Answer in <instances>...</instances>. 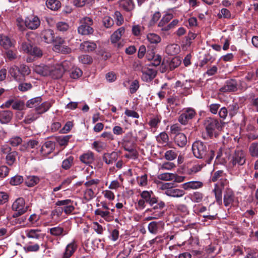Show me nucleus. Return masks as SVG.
Here are the masks:
<instances>
[{
  "instance_id": "f257e3e1",
  "label": "nucleus",
  "mask_w": 258,
  "mask_h": 258,
  "mask_svg": "<svg viewBox=\"0 0 258 258\" xmlns=\"http://www.w3.org/2000/svg\"><path fill=\"white\" fill-rule=\"evenodd\" d=\"M191 149L194 156L206 164H211L215 156L214 149L207 143L200 140L193 143Z\"/></svg>"
},
{
  "instance_id": "f03ea898",
  "label": "nucleus",
  "mask_w": 258,
  "mask_h": 258,
  "mask_svg": "<svg viewBox=\"0 0 258 258\" xmlns=\"http://www.w3.org/2000/svg\"><path fill=\"white\" fill-rule=\"evenodd\" d=\"M204 125L207 136L211 139L214 136L216 137L218 132L222 128L221 121L212 117L206 118L204 120Z\"/></svg>"
},
{
  "instance_id": "7ed1b4c3",
  "label": "nucleus",
  "mask_w": 258,
  "mask_h": 258,
  "mask_svg": "<svg viewBox=\"0 0 258 258\" xmlns=\"http://www.w3.org/2000/svg\"><path fill=\"white\" fill-rule=\"evenodd\" d=\"M141 199H140L136 205V209L138 210H142L146 206V204L152 206L153 203L156 202L155 196L152 191L144 190L140 194Z\"/></svg>"
},
{
  "instance_id": "20e7f679",
  "label": "nucleus",
  "mask_w": 258,
  "mask_h": 258,
  "mask_svg": "<svg viewBox=\"0 0 258 258\" xmlns=\"http://www.w3.org/2000/svg\"><path fill=\"white\" fill-rule=\"evenodd\" d=\"M28 207L25 206V200L23 198L17 199L12 206V209L15 212L13 214V218H17L24 214L28 210Z\"/></svg>"
},
{
  "instance_id": "39448f33",
  "label": "nucleus",
  "mask_w": 258,
  "mask_h": 258,
  "mask_svg": "<svg viewBox=\"0 0 258 258\" xmlns=\"http://www.w3.org/2000/svg\"><path fill=\"white\" fill-rule=\"evenodd\" d=\"M81 25L78 27V31L79 34L84 35H87L92 34L94 32L91 26L93 24V20L88 17L83 18L80 21Z\"/></svg>"
},
{
  "instance_id": "423d86ee",
  "label": "nucleus",
  "mask_w": 258,
  "mask_h": 258,
  "mask_svg": "<svg viewBox=\"0 0 258 258\" xmlns=\"http://www.w3.org/2000/svg\"><path fill=\"white\" fill-rule=\"evenodd\" d=\"M69 63L68 61H64L60 64H57L53 67H50L51 73L49 75L53 79L60 78L63 73L68 70V65Z\"/></svg>"
},
{
  "instance_id": "0eeeda50",
  "label": "nucleus",
  "mask_w": 258,
  "mask_h": 258,
  "mask_svg": "<svg viewBox=\"0 0 258 258\" xmlns=\"http://www.w3.org/2000/svg\"><path fill=\"white\" fill-rule=\"evenodd\" d=\"M246 154L242 150H235L230 160L233 166H242L245 163Z\"/></svg>"
},
{
  "instance_id": "6e6552de",
  "label": "nucleus",
  "mask_w": 258,
  "mask_h": 258,
  "mask_svg": "<svg viewBox=\"0 0 258 258\" xmlns=\"http://www.w3.org/2000/svg\"><path fill=\"white\" fill-rule=\"evenodd\" d=\"M40 20L39 17L33 13L26 17L25 18L26 27L32 30L37 29L40 26Z\"/></svg>"
},
{
  "instance_id": "1a4fd4ad",
  "label": "nucleus",
  "mask_w": 258,
  "mask_h": 258,
  "mask_svg": "<svg viewBox=\"0 0 258 258\" xmlns=\"http://www.w3.org/2000/svg\"><path fill=\"white\" fill-rule=\"evenodd\" d=\"M74 201L70 199L59 200L55 203L56 206L61 207L62 212H64L67 215L71 214L75 210V207L73 205Z\"/></svg>"
},
{
  "instance_id": "9d476101",
  "label": "nucleus",
  "mask_w": 258,
  "mask_h": 258,
  "mask_svg": "<svg viewBox=\"0 0 258 258\" xmlns=\"http://www.w3.org/2000/svg\"><path fill=\"white\" fill-rule=\"evenodd\" d=\"M195 110L191 108H188L184 110L179 116L178 120L183 125L186 124L188 121L192 119L196 115Z\"/></svg>"
},
{
  "instance_id": "9b49d317",
  "label": "nucleus",
  "mask_w": 258,
  "mask_h": 258,
  "mask_svg": "<svg viewBox=\"0 0 258 258\" xmlns=\"http://www.w3.org/2000/svg\"><path fill=\"white\" fill-rule=\"evenodd\" d=\"M237 86L236 80L229 79L225 82L224 85L219 89V91L223 93L235 92L237 90Z\"/></svg>"
},
{
  "instance_id": "f8f14e48",
  "label": "nucleus",
  "mask_w": 258,
  "mask_h": 258,
  "mask_svg": "<svg viewBox=\"0 0 258 258\" xmlns=\"http://www.w3.org/2000/svg\"><path fill=\"white\" fill-rule=\"evenodd\" d=\"M55 146V143L51 141L46 142L41 148V154L44 156H47L54 151Z\"/></svg>"
},
{
  "instance_id": "ddd939ff",
  "label": "nucleus",
  "mask_w": 258,
  "mask_h": 258,
  "mask_svg": "<svg viewBox=\"0 0 258 258\" xmlns=\"http://www.w3.org/2000/svg\"><path fill=\"white\" fill-rule=\"evenodd\" d=\"M77 248V244L75 240L68 244L65 249L61 258H70Z\"/></svg>"
},
{
  "instance_id": "4468645a",
  "label": "nucleus",
  "mask_w": 258,
  "mask_h": 258,
  "mask_svg": "<svg viewBox=\"0 0 258 258\" xmlns=\"http://www.w3.org/2000/svg\"><path fill=\"white\" fill-rule=\"evenodd\" d=\"M34 72L43 76H47L51 73L50 67L44 64L36 65L34 68Z\"/></svg>"
},
{
  "instance_id": "2eb2a0df",
  "label": "nucleus",
  "mask_w": 258,
  "mask_h": 258,
  "mask_svg": "<svg viewBox=\"0 0 258 258\" xmlns=\"http://www.w3.org/2000/svg\"><path fill=\"white\" fill-rule=\"evenodd\" d=\"M156 202L153 203L152 206H150L151 208L147 209L145 211V214H149V212L152 211H163V209L165 207V203L162 201H159L158 198L155 196Z\"/></svg>"
},
{
  "instance_id": "dca6fc26",
  "label": "nucleus",
  "mask_w": 258,
  "mask_h": 258,
  "mask_svg": "<svg viewBox=\"0 0 258 258\" xmlns=\"http://www.w3.org/2000/svg\"><path fill=\"white\" fill-rule=\"evenodd\" d=\"M15 41H12L10 37L4 34H0V45L5 49H9L14 46Z\"/></svg>"
},
{
  "instance_id": "f3484780",
  "label": "nucleus",
  "mask_w": 258,
  "mask_h": 258,
  "mask_svg": "<svg viewBox=\"0 0 258 258\" xmlns=\"http://www.w3.org/2000/svg\"><path fill=\"white\" fill-rule=\"evenodd\" d=\"M164 226V223L162 221H152L148 224V229L151 233L156 234Z\"/></svg>"
},
{
  "instance_id": "a211bd4d",
  "label": "nucleus",
  "mask_w": 258,
  "mask_h": 258,
  "mask_svg": "<svg viewBox=\"0 0 258 258\" xmlns=\"http://www.w3.org/2000/svg\"><path fill=\"white\" fill-rule=\"evenodd\" d=\"M118 153L113 151L110 153H105L102 156L103 161L107 164H112L118 159Z\"/></svg>"
},
{
  "instance_id": "6ab92c4d",
  "label": "nucleus",
  "mask_w": 258,
  "mask_h": 258,
  "mask_svg": "<svg viewBox=\"0 0 258 258\" xmlns=\"http://www.w3.org/2000/svg\"><path fill=\"white\" fill-rule=\"evenodd\" d=\"M41 230L38 229H27L25 231L26 236L30 239H39L43 237L41 233Z\"/></svg>"
},
{
  "instance_id": "aec40b11",
  "label": "nucleus",
  "mask_w": 258,
  "mask_h": 258,
  "mask_svg": "<svg viewBox=\"0 0 258 258\" xmlns=\"http://www.w3.org/2000/svg\"><path fill=\"white\" fill-rule=\"evenodd\" d=\"M41 38L47 43H51L54 40V32L51 29H45L41 33Z\"/></svg>"
},
{
  "instance_id": "412c9836",
  "label": "nucleus",
  "mask_w": 258,
  "mask_h": 258,
  "mask_svg": "<svg viewBox=\"0 0 258 258\" xmlns=\"http://www.w3.org/2000/svg\"><path fill=\"white\" fill-rule=\"evenodd\" d=\"M141 78L143 81L149 82L151 81L156 76V73L152 69H147L142 71Z\"/></svg>"
},
{
  "instance_id": "4be33fe9",
  "label": "nucleus",
  "mask_w": 258,
  "mask_h": 258,
  "mask_svg": "<svg viewBox=\"0 0 258 258\" xmlns=\"http://www.w3.org/2000/svg\"><path fill=\"white\" fill-rule=\"evenodd\" d=\"M234 194L232 190L227 188L224 194L223 202L226 207L228 206L234 201Z\"/></svg>"
},
{
  "instance_id": "5701e85b",
  "label": "nucleus",
  "mask_w": 258,
  "mask_h": 258,
  "mask_svg": "<svg viewBox=\"0 0 258 258\" xmlns=\"http://www.w3.org/2000/svg\"><path fill=\"white\" fill-rule=\"evenodd\" d=\"M49 230L51 235L56 237H63L68 233V230L64 229L62 227L60 226L51 228Z\"/></svg>"
},
{
  "instance_id": "b1692460",
  "label": "nucleus",
  "mask_w": 258,
  "mask_h": 258,
  "mask_svg": "<svg viewBox=\"0 0 258 258\" xmlns=\"http://www.w3.org/2000/svg\"><path fill=\"white\" fill-rule=\"evenodd\" d=\"M203 186V182L200 181H191L182 185V187L184 190L196 189L202 187Z\"/></svg>"
},
{
  "instance_id": "393cba45",
  "label": "nucleus",
  "mask_w": 258,
  "mask_h": 258,
  "mask_svg": "<svg viewBox=\"0 0 258 258\" xmlns=\"http://www.w3.org/2000/svg\"><path fill=\"white\" fill-rule=\"evenodd\" d=\"M13 116V112L10 110H3L0 111V122L3 124L9 123Z\"/></svg>"
},
{
  "instance_id": "a878e982",
  "label": "nucleus",
  "mask_w": 258,
  "mask_h": 258,
  "mask_svg": "<svg viewBox=\"0 0 258 258\" xmlns=\"http://www.w3.org/2000/svg\"><path fill=\"white\" fill-rule=\"evenodd\" d=\"M185 192L184 190L174 188L172 187L171 189L168 190H165V194L169 197L174 198H180L185 195Z\"/></svg>"
},
{
  "instance_id": "bb28decb",
  "label": "nucleus",
  "mask_w": 258,
  "mask_h": 258,
  "mask_svg": "<svg viewBox=\"0 0 258 258\" xmlns=\"http://www.w3.org/2000/svg\"><path fill=\"white\" fill-rule=\"evenodd\" d=\"M80 161L87 165L91 164L94 160V153L91 151L84 153L79 157Z\"/></svg>"
},
{
  "instance_id": "cd10ccee",
  "label": "nucleus",
  "mask_w": 258,
  "mask_h": 258,
  "mask_svg": "<svg viewBox=\"0 0 258 258\" xmlns=\"http://www.w3.org/2000/svg\"><path fill=\"white\" fill-rule=\"evenodd\" d=\"M174 142L179 147L183 148L187 144V138L183 134H178L174 137Z\"/></svg>"
},
{
  "instance_id": "c85d7f7f",
  "label": "nucleus",
  "mask_w": 258,
  "mask_h": 258,
  "mask_svg": "<svg viewBox=\"0 0 258 258\" xmlns=\"http://www.w3.org/2000/svg\"><path fill=\"white\" fill-rule=\"evenodd\" d=\"M51 106L52 104L50 102L48 101L44 102L35 108V112L38 113V115L39 116L40 114L47 111Z\"/></svg>"
},
{
  "instance_id": "c756f323",
  "label": "nucleus",
  "mask_w": 258,
  "mask_h": 258,
  "mask_svg": "<svg viewBox=\"0 0 258 258\" xmlns=\"http://www.w3.org/2000/svg\"><path fill=\"white\" fill-rule=\"evenodd\" d=\"M119 6L120 8L127 12L131 11L134 8L133 0H120L119 2Z\"/></svg>"
},
{
  "instance_id": "7c9ffc66",
  "label": "nucleus",
  "mask_w": 258,
  "mask_h": 258,
  "mask_svg": "<svg viewBox=\"0 0 258 258\" xmlns=\"http://www.w3.org/2000/svg\"><path fill=\"white\" fill-rule=\"evenodd\" d=\"M123 149L128 152H138L136 149V144L132 141H124L122 143Z\"/></svg>"
},
{
  "instance_id": "2f4dec72",
  "label": "nucleus",
  "mask_w": 258,
  "mask_h": 258,
  "mask_svg": "<svg viewBox=\"0 0 258 258\" xmlns=\"http://www.w3.org/2000/svg\"><path fill=\"white\" fill-rule=\"evenodd\" d=\"M95 215L101 216L106 221L110 222L113 220V217L111 215L108 211H102L101 209H97L95 211Z\"/></svg>"
},
{
  "instance_id": "473e14b6",
  "label": "nucleus",
  "mask_w": 258,
  "mask_h": 258,
  "mask_svg": "<svg viewBox=\"0 0 258 258\" xmlns=\"http://www.w3.org/2000/svg\"><path fill=\"white\" fill-rule=\"evenodd\" d=\"M80 48L84 51H92L96 48V44L94 42L84 41L80 44Z\"/></svg>"
},
{
  "instance_id": "72a5a7b5",
  "label": "nucleus",
  "mask_w": 258,
  "mask_h": 258,
  "mask_svg": "<svg viewBox=\"0 0 258 258\" xmlns=\"http://www.w3.org/2000/svg\"><path fill=\"white\" fill-rule=\"evenodd\" d=\"M124 32L125 29L123 27H120L118 29L111 35L110 38L111 42L112 43H116L120 39Z\"/></svg>"
},
{
  "instance_id": "f704fd0d",
  "label": "nucleus",
  "mask_w": 258,
  "mask_h": 258,
  "mask_svg": "<svg viewBox=\"0 0 258 258\" xmlns=\"http://www.w3.org/2000/svg\"><path fill=\"white\" fill-rule=\"evenodd\" d=\"M23 249L26 252H37L39 251L40 246L37 243H33L32 242L30 241L23 247Z\"/></svg>"
},
{
  "instance_id": "c9c22d12",
  "label": "nucleus",
  "mask_w": 258,
  "mask_h": 258,
  "mask_svg": "<svg viewBox=\"0 0 258 258\" xmlns=\"http://www.w3.org/2000/svg\"><path fill=\"white\" fill-rule=\"evenodd\" d=\"M213 192L215 194L217 203L219 205L222 204V189L218 184H215Z\"/></svg>"
},
{
  "instance_id": "e433bc0d",
  "label": "nucleus",
  "mask_w": 258,
  "mask_h": 258,
  "mask_svg": "<svg viewBox=\"0 0 258 258\" xmlns=\"http://www.w3.org/2000/svg\"><path fill=\"white\" fill-rule=\"evenodd\" d=\"M45 4L48 9L52 11H57L61 7V3L58 0H47Z\"/></svg>"
},
{
  "instance_id": "4c0bfd02",
  "label": "nucleus",
  "mask_w": 258,
  "mask_h": 258,
  "mask_svg": "<svg viewBox=\"0 0 258 258\" xmlns=\"http://www.w3.org/2000/svg\"><path fill=\"white\" fill-rule=\"evenodd\" d=\"M161 118L160 115H154L150 118L148 123L151 128L156 129L161 122Z\"/></svg>"
},
{
  "instance_id": "58836bf2",
  "label": "nucleus",
  "mask_w": 258,
  "mask_h": 258,
  "mask_svg": "<svg viewBox=\"0 0 258 258\" xmlns=\"http://www.w3.org/2000/svg\"><path fill=\"white\" fill-rule=\"evenodd\" d=\"M39 178L36 176H28L25 179V184L27 186L32 187L39 182Z\"/></svg>"
},
{
  "instance_id": "ea45409f",
  "label": "nucleus",
  "mask_w": 258,
  "mask_h": 258,
  "mask_svg": "<svg viewBox=\"0 0 258 258\" xmlns=\"http://www.w3.org/2000/svg\"><path fill=\"white\" fill-rule=\"evenodd\" d=\"M9 72L16 80L18 81H21L23 80V78H21V76L19 75V74H20L19 67L15 66H13L10 68Z\"/></svg>"
},
{
  "instance_id": "a19ab883",
  "label": "nucleus",
  "mask_w": 258,
  "mask_h": 258,
  "mask_svg": "<svg viewBox=\"0 0 258 258\" xmlns=\"http://www.w3.org/2000/svg\"><path fill=\"white\" fill-rule=\"evenodd\" d=\"M39 117L38 113L35 112H30L25 117L23 120V122L26 124H30L32 122L35 121Z\"/></svg>"
},
{
  "instance_id": "79ce46f5",
  "label": "nucleus",
  "mask_w": 258,
  "mask_h": 258,
  "mask_svg": "<svg viewBox=\"0 0 258 258\" xmlns=\"http://www.w3.org/2000/svg\"><path fill=\"white\" fill-rule=\"evenodd\" d=\"M248 151L252 157L258 158V143H251L248 148Z\"/></svg>"
},
{
  "instance_id": "37998d69",
  "label": "nucleus",
  "mask_w": 258,
  "mask_h": 258,
  "mask_svg": "<svg viewBox=\"0 0 258 258\" xmlns=\"http://www.w3.org/2000/svg\"><path fill=\"white\" fill-rule=\"evenodd\" d=\"M41 97H37L29 100L26 103V106L29 108L36 107L42 101Z\"/></svg>"
},
{
  "instance_id": "c03bdc74",
  "label": "nucleus",
  "mask_w": 258,
  "mask_h": 258,
  "mask_svg": "<svg viewBox=\"0 0 258 258\" xmlns=\"http://www.w3.org/2000/svg\"><path fill=\"white\" fill-rule=\"evenodd\" d=\"M190 199L194 203H200L204 198V194L200 191H195L190 194Z\"/></svg>"
},
{
  "instance_id": "a18cd8bd",
  "label": "nucleus",
  "mask_w": 258,
  "mask_h": 258,
  "mask_svg": "<svg viewBox=\"0 0 258 258\" xmlns=\"http://www.w3.org/2000/svg\"><path fill=\"white\" fill-rule=\"evenodd\" d=\"M72 136L67 135L64 136H58L55 137L57 143L61 146H67Z\"/></svg>"
},
{
  "instance_id": "49530a36",
  "label": "nucleus",
  "mask_w": 258,
  "mask_h": 258,
  "mask_svg": "<svg viewBox=\"0 0 258 258\" xmlns=\"http://www.w3.org/2000/svg\"><path fill=\"white\" fill-rule=\"evenodd\" d=\"M74 157L72 156L68 157L67 158L63 160L61 164V167L64 170L69 169L73 165Z\"/></svg>"
},
{
  "instance_id": "de8ad7c7",
  "label": "nucleus",
  "mask_w": 258,
  "mask_h": 258,
  "mask_svg": "<svg viewBox=\"0 0 258 258\" xmlns=\"http://www.w3.org/2000/svg\"><path fill=\"white\" fill-rule=\"evenodd\" d=\"M147 38L148 41L151 44H157L161 40V37L155 33H149L147 35Z\"/></svg>"
},
{
  "instance_id": "09e8293b",
  "label": "nucleus",
  "mask_w": 258,
  "mask_h": 258,
  "mask_svg": "<svg viewBox=\"0 0 258 258\" xmlns=\"http://www.w3.org/2000/svg\"><path fill=\"white\" fill-rule=\"evenodd\" d=\"M18 155V153L16 151L10 152L6 156V159L7 163L12 166L16 161V156Z\"/></svg>"
},
{
  "instance_id": "8fccbe9b",
  "label": "nucleus",
  "mask_w": 258,
  "mask_h": 258,
  "mask_svg": "<svg viewBox=\"0 0 258 258\" xmlns=\"http://www.w3.org/2000/svg\"><path fill=\"white\" fill-rule=\"evenodd\" d=\"M177 157V153L174 150H167L164 154V158L168 161H172Z\"/></svg>"
},
{
  "instance_id": "3c124183",
  "label": "nucleus",
  "mask_w": 258,
  "mask_h": 258,
  "mask_svg": "<svg viewBox=\"0 0 258 258\" xmlns=\"http://www.w3.org/2000/svg\"><path fill=\"white\" fill-rule=\"evenodd\" d=\"M181 64V60L177 57L172 59L169 63L168 68L170 71H173Z\"/></svg>"
},
{
  "instance_id": "603ef678",
  "label": "nucleus",
  "mask_w": 258,
  "mask_h": 258,
  "mask_svg": "<svg viewBox=\"0 0 258 258\" xmlns=\"http://www.w3.org/2000/svg\"><path fill=\"white\" fill-rule=\"evenodd\" d=\"M78 58L80 62L85 64H91L93 61L92 57L87 54L81 55Z\"/></svg>"
},
{
  "instance_id": "864d4df0",
  "label": "nucleus",
  "mask_w": 258,
  "mask_h": 258,
  "mask_svg": "<svg viewBox=\"0 0 258 258\" xmlns=\"http://www.w3.org/2000/svg\"><path fill=\"white\" fill-rule=\"evenodd\" d=\"M214 60V58L209 53L206 54L203 59L201 60L199 66L203 67L206 64L212 63Z\"/></svg>"
},
{
  "instance_id": "5fc2aeb1",
  "label": "nucleus",
  "mask_w": 258,
  "mask_h": 258,
  "mask_svg": "<svg viewBox=\"0 0 258 258\" xmlns=\"http://www.w3.org/2000/svg\"><path fill=\"white\" fill-rule=\"evenodd\" d=\"M20 74H21V78H24L25 76L29 75L31 73V70L28 66L25 64H21L19 68Z\"/></svg>"
},
{
  "instance_id": "6e6d98bb",
  "label": "nucleus",
  "mask_w": 258,
  "mask_h": 258,
  "mask_svg": "<svg viewBox=\"0 0 258 258\" xmlns=\"http://www.w3.org/2000/svg\"><path fill=\"white\" fill-rule=\"evenodd\" d=\"M53 42L54 43L53 46V49L54 51L58 50V49L60 48L62 45H63L66 43L64 40L59 37H57L54 38Z\"/></svg>"
},
{
  "instance_id": "4d7b16f0",
  "label": "nucleus",
  "mask_w": 258,
  "mask_h": 258,
  "mask_svg": "<svg viewBox=\"0 0 258 258\" xmlns=\"http://www.w3.org/2000/svg\"><path fill=\"white\" fill-rule=\"evenodd\" d=\"M173 15L168 14L164 15L158 24V27H162L166 25L172 19Z\"/></svg>"
},
{
  "instance_id": "13d9d810",
  "label": "nucleus",
  "mask_w": 258,
  "mask_h": 258,
  "mask_svg": "<svg viewBox=\"0 0 258 258\" xmlns=\"http://www.w3.org/2000/svg\"><path fill=\"white\" fill-rule=\"evenodd\" d=\"M102 23L105 27L109 28L113 25L114 21L110 16H105L103 18Z\"/></svg>"
},
{
  "instance_id": "bf43d9fd",
  "label": "nucleus",
  "mask_w": 258,
  "mask_h": 258,
  "mask_svg": "<svg viewBox=\"0 0 258 258\" xmlns=\"http://www.w3.org/2000/svg\"><path fill=\"white\" fill-rule=\"evenodd\" d=\"M174 173H164L160 174L158 175V178L161 180L164 181H172Z\"/></svg>"
},
{
  "instance_id": "052dcab7",
  "label": "nucleus",
  "mask_w": 258,
  "mask_h": 258,
  "mask_svg": "<svg viewBox=\"0 0 258 258\" xmlns=\"http://www.w3.org/2000/svg\"><path fill=\"white\" fill-rule=\"evenodd\" d=\"M157 140L160 144H167L169 141V137L165 132H162L157 136Z\"/></svg>"
},
{
  "instance_id": "680f3d73",
  "label": "nucleus",
  "mask_w": 258,
  "mask_h": 258,
  "mask_svg": "<svg viewBox=\"0 0 258 258\" xmlns=\"http://www.w3.org/2000/svg\"><path fill=\"white\" fill-rule=\"evenodd\" d=\"M16 25L18 29L20 31H24L27 28L25 24V20H24L21 17H18L16 21Z\"/></svg>"
},
{
  "instance_id": "e2e57ef3",
  "label": "nucleus",
  "mask_w": 258,
  "mask_h": 258,
  "mask_svg": "<svg viewBox=\"0 0 258 258\" xmlns=\"http://www.w3.org/2000/svg\"><path fill=\"white\" fill-rule=\"evenodd\" d=\"M30 54L34 56V57L39 58L42 56L43 53L42 51L39 47L37 46H33Z\"/></svg>"
},
{
  "instance_id": "0e129e2a",
  "label": "nucleus",
  "mask_w": 258,
  "mask_h": 258,
  "mask_svg": "<svg viewBox=\"0 0 258 258\" xmlns=\"http://www.w3.org/2000/svg\"><path fill=\"white\" fill-rule=\"evenodd\" d=\"M56 27L57 30L61 32L66 31L69 28V24L64 22H59L57 23L56 24Z\"/></svg>"
},
{
  "instance_id": "69168bd1",
  "label": "nucleus",
  "mask_w": 258,
  "mask_h": 258,
  "mask_svg": "<svg viewBox=\"0 0 258 258\" xmlns=\"http://www.w3.org/2000/svg\"><path fill=\"white\" fill-rule=\"evenodd\" d=\"M228 108L229 115L233 116L237 113L239 106L237 103H235L229 105Z\"/></svg>"
},
{
  "instance_id": "338daca9",
  "label": "nucleus",
  "mask_w": 258,
  "mask_h": 258,
  "mask_svg": "<svg viewBox=\"0 0 258 258\" xmlns=\"http://www.w3.org/2000/svg\"><path fill=\"white\" fill-rule=\"evenodd\" d=\"M23 177L20 175H16L11 178L10 184L13 185H17L23 182Z\"/></svg>"
},
{
  "instance_id": "774afa93",
  "label": "nucleus",
  "mask_w": 258,
  "mask_h": 258,
  "mask_svg": "<svg viewBox=\"0 0 258 258\" xmlns=\"http://www.w3.org/2000/svg\"><path fill=\"white\" fill-rule=\"evenodd\" d=\"M32 87V85L30 83H20L18 87V89L22 92H25Z\"/></svg>"
}]
</instances>
